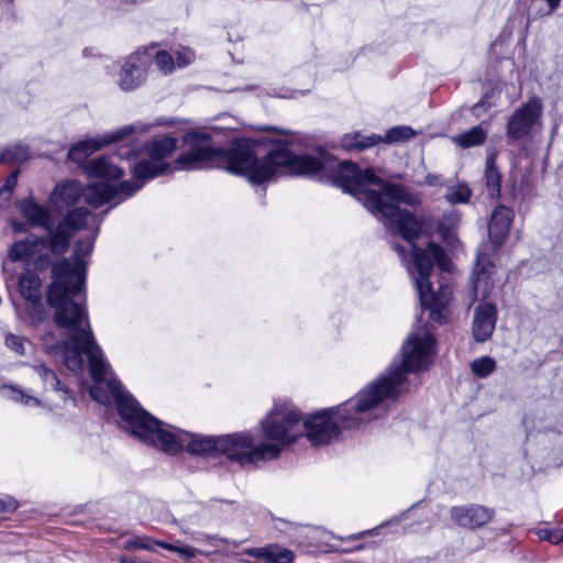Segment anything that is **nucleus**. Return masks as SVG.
Here are the masks:
<instances>
[{
  "label": "nucleus",
  "instance_id": "38",
  "mask_svg": "<svg viewBox=\"0 0 563 563\" xmlns=\"http://www.w3.org/2000/svg\"><path fill=\"white\" fill-rule=\"evenodd\" d=\"M194 58H195V55H194L192 51L189 48H184L176 53L175 64L178 67H185L188 64H190L194 60Z\"/></svg>",
  "mask_w": 563,
  "mask_h": 563
},
{
  "label": "nucleus",
  "instance_id": "32",
  "mask_svg": "<svg viewBox=\"0 0 563 563\" xmlns=\"http://www.w3.org/2000/svg\"><path fill=\"white\" fill-rule=\"evenodd\" d=\"M154 63L161 71L169 74L175 68V58L166 51H158L154 54Z\"/></svg>",
  "mask_w": 563,
  "mask_h": 563
},
{
  "label": "nucleus",
  "instance_id": "19",
  "mask_svg": "<svg viewBox=\"0 0 563 563\" xmlns=\"http://www.w3.org/2000/svg\"><path fill=\"white\" fill-rule=\"evenodd\" d=\"M21 213L27 221L34 227H42L51 234L55 228H53V218L51 211L35 202L32 198L22 199L19 203Z\"/></svg>",
  "mask_w": 563,
  "mask_h": 563
},
{
  "label": "nucleus",
  "instance_id": "25",
  "mask_svg": "<svg viewBox=\"0 0 563 563\" xmlns=\"http://www.w3.org/2000/svg\"><path fill=\"white\" fill-rule=\"evenodd\" d=\"M485 181L489 197L493 199L498 198L500 195L501 175L497 167L495 166L493 158L487 159Z\"/></svg>",
  "mask_w": 563,
  "mask_h": 563
},
{
  "label": "nucleus",
  "instance_id": "29",
  "mask_svg": "<svg viewBox=\"0 0 563 563\" xmlns=\"http://www.w3.org/2000/svg\"><path fill=\"white\" fill-rule=\"evenodd\" d=\"M472 372L478 377L489 375L496 367V362L489 356L479 357L471 364Z\"/></svg>",
  "mask_w": 563,
  "mask_h": 563
},
{
  "label": "nucleus",
  "instance_id": "22",
  "mask_svg": "<svg viewBox=\"0 0 563 563\" xmlns=\"http://www.w3.org/2000/svg\"><path fill=\"white\" fill-rule=\"evenodd\" d=\"M41 286V278L33 272L24 273L19 279L20 291L26 301H37L42 299Z\"/></svg>",
  "mask_w": 563,
  "mask_h": 563
},
{
  "label": "nucleus",
  "instance_id": "2",
  "mask_svg": "<svg viewBox=\"0 0 563 563\" xmlns=\"http://www.w3.org/2000/svg\"><path fill=\"white\" fill-rule=\"evenodd\" d=\"M90 397L114 409L125 429L146 445L175 455L186 450L191 455L217 459L224 456L240 466L256 465L276 459L279 450L272 443H256L250 432L211 437L189 433L166 424L148 413L128 389H87Z\"/></svg>",
  "mask_w": 563,
  "mask_h": 563
},
{
  "label": "nucleus",
  "instance_id": "24",
  "mask_svg": "<svg viewBox=\"0 0 563 563\" xmlns=\"http://www.w3.org/2000/svg\"><path fill=\"white\" fill-rule=\"evenodd\" d=\"M382 141L380 136L375 134L363 135L358 132L346 133L341 139V145L345 150H365L376 145Z\"/></svg>",
  "mask_w": 563,
  "mask_h": 563
},
{
  "label": "nucleus",
  "instance_id": "11",
  "mask_svg": "<svg viewBox=\"0 0 563 563\" xmlns=\"http://www.w3.org/2000/svg\"><path fill=\"white\" fill-rule=\"evenodd\" d=\"M542 110V102L538 97L529 99L518 108L508 120V137L518 141L528 136L532 126L539 122Z\"/></svg>",
  "mask_w": 563,
  "mask_h": 563
},
{
  "label": "nucleus",
  "instance_id": "43",
  "mask_svg": "<svg viewBox=\"0 0 563 563\" xmlns=\"http://www.w3.org/2000/svg\"><path fill=\"white\" fill-rule=\"evenodd\" d=\"M120 563H151V562H139L135 558L122 555L119 558Z\"/></svg>",
  "mask_w": 563,
  "mask_h": 563
},
{
  "label": "nucleus",
  "instance_id": "27",
  "mask_svg": "<svg viewBox=\"0 0 563 563\" xmlns=\"http://www.w3.org/2000/svg\"><path fill=\"white\" fill-rule=\"evenodd\" d=\"M155 545L177 553L184 561L188 563H191L196 559L197 554L200 553V551L196 548L184 544H173L165 541H155Z\"/></svg>",
  "mask_w": 563,
  "mask_h": 563
},
{
  "label": "nucleus",
  "instance_id": "33",
  "mask_svg": "<svg viewBox=\"0 0 563 563\" xmlns=\"http://www.w3.org/2000/svg\"><path fill=\"white\" fill-rule=\"evenodd\" d=\"M536 534L541 541H548L552 544H559L563 541V528H539Z\"/></svg>",
  "mask_w": 563,
  "mask_h": 563
},
{
  "label": "nucleus",
  "instance_id": "35",
  "mask_svg": "<svg viewBox=\"0 0 563 563\" xmlns=\"http://www.w3.org/2000/svg\"><path fill=\"white\" fill-rule=\"evenodd\" d=\"M5 344L9 349L16 352L18 354H25L30 342L21 336L10 334L5 338Z\"/></svg>",
  "mask_w": 563,
  "mask_h": 563
},
{
  "label": "nucleus",
  "instance_id": "30",
  "mask_svg": "<svg viewBox=\"0 0 563 563\" xmlns=\"http://www.w3.org/2000/svg\"><path fill=\"white\" fill-rule=\"evenodd\" d=\"M415 136V131L409 126H396L387 131L386 143L405 142Z\"/></svg>",
  "mask_w": 563,
  "mask_h": 563
},
{
  "label": "nucleus",
  "instance_id": "40",
  "mask_svg": "<svg viewBox=\"0 0 563 563\" xmlns=\"http://www.w3.org/2000/svg\"><path fill=\"white\" fill-rule=\"evenodd\" d=\"M426 183L430 186H441L443 184L441 176L435 174H428L426 176Z\"/></svg>",
  "mask_w": 563,
  "mask_h": 563
},
{
  "label": "nucleus",
  "instance_id": "42",
  "mask_svg": "<svg viewBox=\"0 0 563 563\" xmlns=\"http://www.w3.org/2000/svg\"><path fill=\"white\" fill-rule=\"evenodd\" d=\"M203 540L206 541L207 544H210L212 547H217L219 542H221V543H227L228 542L225 539L217 538V537H210V536H205Z\"/></svg>",
  "mask_w": 563,
  "mask_h": 563
},
{
  "label": "nucleus",
  "instance_id": "10",
  "mask_svg": "<svg viewBox=\"0 0 563 563\" xmlns=\"http://www.w3.org/2000/svg\"><path fill=\"white\" fill-rule=\"evenodd\" d=\"M74 389H49V395H36L33 389H0L1 397L27 408L54 409L60 407V401L66 405L69 400L75 402L69 391Z\"/></svg>",
  "mask_w": 563,
  "mask_h": 563
},
{
  "label": "nucleus",
  "instance_id": "23",
  "mask_svg": "<svg viewBox=\"0 0 563 563\" xmlns=\"http://www.w3.org/2000/svg\"><path fill=\"white\" fill-rule=\"evenodd\" d=\"M487 131L482 125H476L468 131L452 136V142L462 148L478 146L485 143Z\"/></svg>",
  "mask_w": 563,
  "mask_h": 563
},
{
  "label": "nucleus",
  "instance_id": "12",
  "mask_svg": "<svg viewBox=\"0 0 563 563\" xmlns=\"http://www.w3.org/2000/svg\"><path fill=\"white\" fill-rule=\"evenodd\" d=\"M495 265L486 255H478L473 271L471 284L472 302L486 300L497 294L500 288L499 280L494 278Z\"/></svg>",
  "mask_w": 563,
  "mask_h": 563
},
{
  "label": "nucleus",
  "instance_id": "39",
  "mask_svg": "<svg viewBox=\"0 0 563 563\" xmlns=\"http://www.w3.org/2000/svg\"><path fill=\"white\" fill-rule=\"evenodd\" d=\"M492 107L490 102L487 101L486 98L481 99L477 103H475L472 108V112L479 117L482 114V111H486Z\"/></svg>",
  "mask_w": 563,
  "mask_h": 563
},
{
  "label": "nucleus",
  "instance_id": "9",
  "mask_svg": "<svg viewBox=\"0 0 563 563\" xmlns=\"http://www.w3.org/2000/svg\"><path fill=\"white\" fill-rule=\"evenodd\" d=\"M262 430L277 448L289 444L302 437L301 411L290 401L275 402L262 421Z\"/></svg>",
  "mask_w": 563,
  "mask_h": 563
},
{
  "label": "nucleus",
  "instance_id": "34",
  "mask_svg": "<svg viewBox=\"0 0 563 563\" xmlns=\"http://www.w3.org/2000/svg\"><path fill=\"white\" fill-rule=\"evenodd\" d=\"M33 369L42 378L43 384L51 386L59 384L56 374L52 369L47 368L45 365H34Z\"/></svg>",
  "mask_w": 563,
  "mask_h": 563
},
{
  "label": "nucleus",
  "instance_id": "17",
  "mask_svg": "<svg viewBox=\"0 0 563 563\" xmlns=\"http://www.w3.org/2000/svg\"><path fill=\"white\" fill-rule=\"evenodd\" d=\"M514 217V211L503 205L494 209L488 224V235L495 250H498L506 241Z\"/></svg>",
  "mask_w": 563,
  "mask_h": 563
},
{
  "label": "nucleus",
  "instance_id": "36",
  "mask_svg": "<svg viewBox=\"0 0 563 563\" xmlns=\"http://www.w3.org/2000/svg\"><path fill=\"white\" fill-rule=\"evenodd\" d=\"M27 312L34 322H42L45 318V308L42 303V299L37 301H27Z\"/></svg>",
  "mask_w": 563,
  "mask_h": 563
},
{
  "label": "nucleus",
  "instance_id": "41",
  "mask_svg": "<svg viewBox=\"0 0 563 563\" xmlns=\"http://www.w3.org/2000/svg\"><path fill=\"white\" fill-rule=\"evenodd\" d=\"M16 508V501L9 499L8 501L0 500V511H10Z\"/></svg>",
  "mask_w": 563,
  "mask_h": 563
},
{
  "label": "nucleus",
  "instance_id": "6",
  "mask_svg": "<svg viewBox=\"0 0 563 563\" xmlns=\"http://www.w3.org/2000/svg\"><path fill=\"white\" fill-rule=\"evenodd\" d=\"M399 389H364L344 404L301 417L302 435L313 446L330 443L340 429L353 428L383 416Z\"/></svg>",
  "mask_w": 563,
  "mask_h": 563
},
{
  "label": "nucleus",
  "instance_id": "18",
  "mask_svg": "<svg viewBox=\"0 0 563 563\" xmlns=\"http://www.w3.org/2000/svg\"><path fill=\"white\" fill-rule=\"evenodd\" d=\"M84 194L85 190L79 181L66 180L55 186L49 196V202L55 210L62 211L74 206Z\"/></svg>",
  "mask_w": 563,
  "mask_h": 563
},
{
  "label": "nucleus",
  "instance_id": "14",
  "mask_svg": "<svg viewBox=\"0 0 563 563\" xmlns=\"http://www.w3.org/2000/svg\"><path fill=\"white\" fill-rule=\"evenodd\" d=\"M450 516L457 526L473 530L490 522L495 510L479 504H470L452 507Z\"/></svg>",
  "mask_w": 563,
  "mask_h": 563
},
{
  "label": "nucleus",
  "instance_id": "21",
  "mask_svg": "<svg viewBox=\"0 0 563 563\" xmlns=\"http://www.w3.org/2000/svg\"><path fill=\"white\" fill-rule=\"evenodd\" d=\"M87 174L91 177L104 179H119L123 176V169L118 167L110 158L100 157L88 163Z\"/></svg>",
  "mask_w": 563,
  "mask_h": 563
},
{
  "label": "nucleus",
  "instance_id": "28",
  "mask_svg": "<svg viewBox=\"0 0 563 563\" xmlns=\"http://www.w3.org/2000/svg\"><path fill=\"white\" fill-rule=\"evenodd\" d=\"M471 198V190L465 184H456L449 186L445 194V199L450 203H465Z\"/></svg>",
  "mask_w": 563,
  "mask_h": 563
},
{
  "label": "nucleus",
  "instance_id": "31",
  "mask_svg": "<svg viewBox=\"0 0 563 563\" xmlns=\"http://www.w3.org/2000/svg\"><path fill=\"white\" fill-rule=\"evenodd\" d=\"M156 540H152L148 537L135 536L123 543V549L128 551L146 550L153 551V544Z\"/></svg>",
  "mask_w": 563,
  "mask_h": 563
},
{
  "label": "nucleus",
  "instance_id": "37",
  "mask_svg": "<svg viewBox=\"0 0 563 563\" xmlns=\"http://www.w3.org/2000/svg\"><path fill=\"white\" fill-rule=\"evenodd\" d=\"M18 176H19V169H15L13 173H11L8 178L5 179L4 185L0 188V196L1 195H8L10 196L13 189L15 188L18 184Z\"/></svg>",
  "mask_w": 563,
  "mask_h": 563
},
{
  "label": "nucleus",
  "instance_id": "8",
  "mask_svg": "<svg viewBox=\"0 0 563 563\" xmlns=\"http://www.w3.org/2000/svg\"><path fill=\"white\" fill-rule=\"evenodd\" d=\"M402 361L391 364L387 373L380 375L368 387H397L407 382V375L427 369L434 356V338L427 328L412 331L402 346Z\"/></svg>",
  "mask_w": 563,
  "mask_h": 563
},
{
  "label": "nucleus",
  "instance_id": "15",
  "mask_svg": "<svg viewBox=\"0 0 563 563\" xmlns=\"http://www.w3.org/2000/svg\"><path fill=\"white\" fill-rule=\"evenodd\" d=\"M133 131L134 128L132 125H128L103 137L87 139L80 141L71 146V148L68 152V157L74 162L81 163L89 155L99 151L104 145L122 140L126 135H130Z\"/></svg>",
  "mask_w": 563,
  "mask_h": 563
},
{
  "label": "nucleus",
  "instance_id": "4",
  "mask_svg": "<svg viewBox=\"0 0 563 563\" xmlns=\"http://www.w3.org/2000/svg\"><path fill=\"white\" fill-rule=\"evenodd\" d=\"M184 143L188 150L176 159L180 169L223 168L254 185L272 180L282 169L309 176L325 169V164L313 156L292 154L284 142L277 143L262 157L255 143L247 139L234 141L227 148L213 147L208 134L190 132L184 136Z\"/></svg>",
  "mask_w": 563,
  "mask_h": 563
},
{
  "label": "nucleus",
  "instance_id": "20",
  "mask_svg": "<svg viewBox=\"0 0 563 563\" xmlns=\"http://www.w3.org/2000/svg\"><path fill=\"white\" fill-rule=\"evenodd\" d=\"M249 556L258 559L264 563H292L295 554L291 550L278 544H268L260 548H249L243 551Z\"/></svg>",
  "mask_w": 563,
  "mask_h": 563
},
{
  "label": "nucleus",
  "instance_id": "7",
  "mask_svg": "<svg viewBox=\"0 0 563 563\" xmlns=\"http://www.w3.org/2000/svg\"><path fill=\"white\" fill-rule=\"evenodd\" d=\"M92 216L85 208H76L55 227L47 238L31 236L15 242L9 250L8 256L12 262H34L36 266L44 265L48 258L43 252L49 250L53 254H63L68 250L70 239L78 230L87 228Z\"/></svg>",
  "mask_w": 563,
  "mask_h": 563
},
{
  "label": "nucleus",
  "instance_id": "26",
  "mask_svg": "<svg viewBox=\"0 0 563 563\" xmlns=\"http://www.w3.org/2000/svg\"><path fill=\"white\" fill-rule=\"evenodd\" d=\"M29 147L22 144L11 145L1 154L0 159L7 164H20L29 158Z\"/></svg>",
  "mask_w": 563,
  "mask_h": 563
},
{
  "label": "nucleus",
  "instance_id": "13",
  "mask_svg": "<svg viewBox=\"0 0 563 563\" xmlns=\"http://www.w3.org/2000/svg\"><path fill=\"white\" fill-rule=\"evenodd\" d=\"M150 52H135L122 65L119 86L124 91H130L139 87L145 79V70L151 62Z\"/></svg>",
  "mask_w": 563,
  "mask_h": 563
},
{
  "label": "nucleus",
  "instance_id": "44",
  "mask_svg": "<svg viewBox=\"0 0 563 563\" xmlns=\"http://www.w3.org/2000/svg\"><path fill=\"white\" fill-rule=\"evenodd\" d=\"M20 230H21V228L19 225L14 224V231H20Z\"/></svg>",
  "mask_w": 563,
  "mask_h": 563
},
{
  "label": "nucleus",
  "instance_id": "3",
  "mask_svg": "<svg viewBox=\"0 0 563 563\" xmlns=\"http://www.w3.org/2000/svg\"><path fill=\"white\" fill-rule=\"evenodd\" d=\"M95 236L96 233L76 242L74 258H63L53 265V282L47 288L46 297L49 307L55 310L56 325L69 333V338L58 347L65 366L75 374L82 373L85 355L96 384L121 387V382L95 340L85 307V257L92 251Z\"/></svg>",
  "mask_w": 563,
  "mask_h": 563
},
{
  "label": "nucleus",
  "instance_id": "1",
  "mask_svg": "<svg viewBox=\"0 0 563 563\" xmlns=\"http://www.w3.org/2000/svg\"><path fill=\"white\" fill-rule=\"evenodd\" d=\"M332 183L353 195L362 205L394 234L401 236L408 244V251L395 245L410 277L415 283L421 307L428 310L431 321L443 324L449 320V303L452 288L439 284L435 289L431 280L437 266L442 272H450L452 262L442 246L433 242L424 246L417 245L422 233V222L400 203L415 206L418 199L401 185L385 183L373 168L361 169L351 162H341L332 173Z\"/></svg>",
  "mask_w": 563,
  "mask_h": 563
},
{
  "label": "nucleus",
  "instance_id": "16",
  "mask_svg": "<svg viewBox=\"0 0 563 563\" xmlns=\"http://www.w3.org/2000/svg\"><path fill=\"white\" fill-rule=\"evenodd\" d=\"M497 308L492 302H482L474 309L473 336L477 342L487 341L496 327Z\"/></svg>",
  "mask_w": 563,
  "mask_h": 563
},
{
  "label": "nucleus",
  "instance_id": "5",
  "mask_svg": "<svg viewBox=\"0 0 563 563\" xmlns=\"http://www.w3.org/2000/svg\"><path fill=\"white\" fill-rule=\"evenodd\" d=\"M177 139L170 135H161L152 139L144 145L123 144L118 151V156L126 161L135 159L132 165L134 180L121 181L119 185L101 181L92 184L85 189L86 202L98 208L113 201L118 205L140 190L144 183L165 174L170 169L168 158L177 147Z\"/></svg>",
  "mask_w": 563,
  "mask_h": 563
}]
</instances>
